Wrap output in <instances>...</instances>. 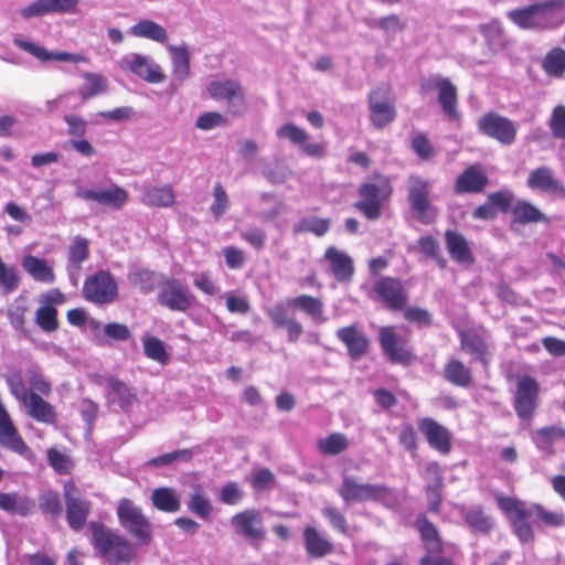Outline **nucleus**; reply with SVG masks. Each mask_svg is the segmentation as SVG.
Returning a JSON list of instances; mask_svg holds the SVG:
<instances>
[{
    "label": "nucleus",
    "mask_w": 565,
    "mask_h": 565,
    "mask_svg": "<svg viewBox=\"0 0 565 565\" xmlns=\"http://www.w3.org/2000/svg\"><path fill=\"white\" fill-rule=\"evenodd\" d=\"M89 530L96 550L109 565H128L135 557V547L126 537L103 524L92 522Z\"/></svg>",
    "instance_id": "f257e3e1"
},
{
    "label": "nucleus",
    "mask_w": 565,
    "mask_h": 565,
    "mask_svg": "<svg viewBox=\"0 0 565 565\" xmlns=\"http://www.w3.org/2000/svg\"><path fill=\"white\" fill-rule=\"evenodd\" d=\"M210 98L225 102L227 111L234 117H242L248 110V102L242 83L233 78L211 81L206 86Z\"/></svg>",
    "instance_id": "f03ea898"
},
{
    "label": "nucleus",
    "mask_w": 565,
    "mask_h": 565,
    "mask_svg": "<svg viewBox=\"0 0 565 565\" xmlns=\"http://www.w3.org/2000/svg\"><path fill=\"white\" fill-rule=\"evenodd\" d=\"M117 516L120 525L130 533L139 544L148 545L152 541V526L134 501L122 498L117 505Z\"/></svg>",
    "instance_id": "7ed1b4c3"
},
{
    "label": "nucleus",
    "mask_w": 565,
    "mask_h": 565,
    "mask_svg": "<svg viewBox=\"0 0 565 565\" xmlns=\"http://www.w3.org/2000/svg\"><path fill=\"white\" fill-rule=\"evenodd\" d=\"M392 193V186L387 178L379 177L372 182L363 183L359 188L360 200L354 206L366 218L376 220L381 216V206Z\"/></svg>",
    "instance_id": "20e7f679"
},
{
    "label": "nucleus",
    "mask_w": 565,
    "mask_h": 565,
    "mask_svg": "<svg viewBox=\"0 0 565 565\" xmlns=\"http://www.w3.org/2000/svg\"><path fill=\"white\" fill-rule=\"evenodd\" d=\"M498 505L510 519L514 533L520 541L526 543L531 542L534 537L533 530L527 523V519L533 516L532 511L523 501L511 497H497Z\"/></svg>",
    "instance_id": "39448f33"
},
{
    "label": "nucleus",
    "mask_w": 565,
    "mask_h": 565,
    "mask_svg": "<svg viewBox=\"0 0 565 565\" xmlns=\"http://www.w3.org/2000/svg\"><path fill=\"white\" fill-rule=\"evenodd\" d=\"M85 299L96 305H106L115 301L118 286L115 277L108 270H99L86 278L83 286Z\"/></svg>",
    "instance_id": "423d86ee"
},
{
    "label": "nucleus",
    "mask_w": 565,
    "mask_h": 565,
    "mask_svg": "<svg viewBox=\"0 0 565 565\" xmlns=\"http://www.w3.org/2000/svg\"><path fill=\"white\" fill-rule=\"evenodd\" d=\"M338 493L345 503H351L384 500L391 494V490L384 484L362 483L345 476Z\"/></svg>",
    "instance_id": "0eeeda50"
},
{
    "label": "nucleus",
    "mask_w": 565,
    "mask_h": 565,
    "mask_svg": "<svg viewBox=\"0 0 565 565\" xmlns=\"http://www.w3.org/2000/svg\"><path fill=\"white\" fill-rule=\"evenodd\" d=\"M118 66L150 84H160L166 81L161 66L152 57L140 53L124 55L118 62Z\"/></svg>",
    "instance_id": "6e6552de"
},
{
    "label": "nucleus",
    "mask_w": 565,
    "mask_h": 565,
    "mask_svg": "<svg viewBox=\"0 0 565 565\" xmlns=\"http://www.w3.org/2000/svg\"><path fill=\"white\" fill-rule=\"evenodd\" d=\"M540 385L535 379L523 375L516 381L514 396V409L516 415L524 420L534 416L539 405Z\"/></svg>",
    "instance_id": "1a4fd4ad"
},
{
    "label": "nucleus",
    "mask_w": 565,
    "mask_h": 565,
    "mask_svg": "<svg viewBox=\"0 0 565 565\" xmlns=\"http://www.w3.org/2000/svg\"><path fill=\"white\" fill-rule=\"evenodd\" d=\"M434 89H438V102L445 115L451 120L458 119L457 89L450 79L433 75L422 82L420 92L423 94Z\"/></svg>",
    "instance_id": "9d476101"
},
{
    "label": "nucleus",
    "mask_w": 565,
    "mask_h": 565,
    "mask_svg": "<svg viewBox=\"0 0 565 565\" xmlns=\"http://www.w3.org/2000/svg\"><path fill=\"white\" fill-rule=\"evenodd\" d=\"M429 184L419 177H411L408 184V201L416 217L425 223L430 224L436 218V210L430 205L428 200Z\"/></svg>",
    "instance_id": "9b49d317"
},
{
    "label": "nucleus",
    "mask_w": 565,
    "mask_h": 565,
    "mask_svg": "<svg viewBox=\"0 0 565 565\" xmlns=\"http://www.w3.org/2000/svg\"><path fill=\"white\" fill-rule=\"evenodd\" d=\"M380 343L383 352L393 363L408 365L413 362L414 355L408 348V340L396 333L393 327L380 328Z\"/></svg>",
    "instance_id": "f8f14e48"
},
{
    "label": "nucleus",
    "mask_w": 565,
    "mask_h": 565,
    "mask_svg": "<svg viewBox=\"0 0 565 565\" xmlns=\"http://www.w3.org/2000/svg\"><path fill=\"white\" fill-rule=\"evenodd\" d=\"M158 302L173 311H185L192 302L193 297L184 289L181 281L174 278H161Z\"/></svg>",
    "instance_id": "ddd939ff"
},
{
    "label": "nucleus",
    "mask_w": 565,
    "mask_h": 565,
    "mask_svg": "<svg viewBox=\"0 0 565 565\" xmlns=\"http://www.w3.org/2000/svg\"><path fill=\"white\" fill-rule=\"evenodd\" d=\"M480 131L499 141L501 145L509 146L515 141L516 127L514 122L501 115L489 113L478 120Z\"/></svg>",
    "instance_id": "4468645a"
},
{
    "label": "nucleus",
    "mask_w": 565,
    "mask_h": 565,
    "mask_svg": "<svg viewBox=\"0 0 565 565\" xmlns=\"http://www.w3.org/2000/svg\"><path fill=\"white\" fill-rule=\"evenodd\" d=\"M367 102L370 120L375 128L383 129L395 120L396 108L386 89H373L367 96Z\"/></svg>",
    "instance_id": "2eb2a0df"
},
{
    "label": "nucleus",
    "mask_w": 565,
    "mask_h": 565,
    "mask_svg": "<svg viewBox=\"0 0 565 565\" xmlns=\"http://www.w3.org/2000/svg\"><path fill=\"white\" fill-rule=\"evenodd\" d=\"M66 519L68 525L77 531L84 526L90 512V502L79 497L73 482L64 484Z\"/></svg>",
    "instance_id": "dca6fc26"
},
{
    "label": "nucleus",
    "mask_w": 565,
    "mask_h": 565,
    "mask_svg": "<svg viewBox=\"0 0 565 565\" xmlns=\"http://www.w3.org/2000/svg\"><path fill=\"white\" fill-rule=\"evenodd\" d=\"M76 196L115 210H120L128 200L127 191L116 184L98 190L79 188L76 190Z\"/></svg>",
    "instance_id": "f3484780"
},
{
    "label": "nucleus",
    "mask_w": 565,
    "mask_h": 565,
    "mask_svg": "<svg viewBox=\"0 0 565 565\" xmlns=\"http://www.w3.org/2000/svg\"><path fill=\"white\" fill-rule=\"evenodd\" d=\"M231 523L238 534L250 541L260 542L265 537L263 518L256 510H245L235 514Z\"/></svg>",
    "instance_id": "a211bd4d"
},
{
    "label": "nucleus",
    "mask_w": 565,
    "mask_h": 565,
    "mask_svg": "<svg viewBox=\"0 0 565 565\" xmlns=\"http://www.w3.org/2000/svg\"><path fill=\"white\" fill-rule=\"evenodd\" d=\"M526 185L532 190H540L555 198L565 199V186L554 177L548 167H540L532 170L527 177Z\"/></svg>",
    "instance_id": "6ab92c4d"
},
{
    "label": "nucleus",
    "mask_w": 565,
    "mask_h": 565,
    "mask_svg": "<svg viewBox=\"0 0 565 565\" xmlns=\"http://www.w3.org/2000/svg\"><path fill=\"white\" fill-rule=\"evenodd\" d=\"M418 428L424 434L428 445L441 454H448L451 449V435L449 430L430 417L418 420Z\"/></svg>",
    "instance_id": "aec40b11"
},
{
    "label": "nucleus",
    "mask_w": 565,
    "mask_h": 565,
    "mask_svg": "<svg viewBox=\"0 0 565 565\" xmlns=\"http://www.w3.org/2000/svg\"><path fill=\"white\" fill-rule=\"evenodd\" d=\"M13 43L19 49L28 52L41 62L57 61L70 63H86L88 60L82 54H73L64 51H47L45 47L30 41L15 38Z\"/></svg>",
    "instance_id": "412c9836"
},
{
    "label": "nucleus",
    "mask_w": 565,
    "mask_h": 565,
    "mask_svg": "<svg viewBox=\"0 0 565 565\" xmlns=\"http://www.w3.org/2000/svg\"><path fill=\"white\" fill-rule=\"evenodd\" d=\"M0 445L10 450L19 454L25 455L29 451V447L24 443V440L18 434L17 428L13 425V422L7 412L4 405L0 401Z\"/></svg>",
    "instance_id": "4be33fe9"
},
{
    "label": "nucleus",
    "mask_w": 565,
    "mask_h": 565,
    "mask_svg": "<svg viewBox=\"0 0 565 565\" xmlns=\"http://www.w3.org/2000/svg\"><path fill=\"white\" fill-rule=\"evenodd\" d=\"M21 266L34 281L51 285L56 280L54 264L46 258L29 254L22 257Z\"/></svg>",
    "instance_id": "5701e85b"
},
{
    "label": "nucleus",
    "mask_w": 565,
    "mask_h": 565,
    "mask_svg": "<svg viewBox=\"0 0 565 565\" xmlns=\"http://www.w3.org/2000/svg\"><path fill=\"white\" fill-rule=\"evenodd\" d=\"M89 248H88V239L82 236H75L72 239L71 245L68 246L67 253V265L66 270L70 277V280L73 285H77L79 273L82 269V264L88 258Z\"/></svg>",
    "instance_id": "b1692460"
},
{
    "label": "nucleus",
    "mask_w": 565,
    "mask_h": 565,
    "mask_svg": "<svg viewBox=\"0 0 565 565\" xmlns=\"http://www.w3.org/2000/svg\"><path fill=\"white\" fill-rule=\"evenodd\" d=\"M375 291L392 310H401L407 301L406 292L398 279L385 277L375 285Z\"/></svg>",
    "instance_id": "393cba45"
},
{
    "label": "nucleus",
    "mask_w": 565,
    "mask_h": 565,
    "mask_svg": "<svg viewBox=\"0 0 565 565\" xmlns=\"http://www.w3.org/2000/svg\"><path fill=\"white\" fill-rule=\"evenodd\" d=\"M324 259L330 264L331 271L338 281L348 282L351 280L354 266L352 258L347 253L331 246L327 248Z\"/></svg>",
    "instance_id": "a878e982"
},
{
    "label": "nucleus",
    "mask_w": 565,
    "mask_h": 565,
    "mask_svg": "<svg viewBox=\"0 0 565 565\" xmlns=\"http://www.w3.org/2000/svg\"><path fill=\"white\" fill-rule=\"evenodd\" d=\"M22 404L26 414L34 420L47 425H52L56 422L57 414L54 406L38 393L32 392Z\"/></svg>",
    "instance_id": "bb28decb"
},
{
    "label": "nucleus",
    "mask_w": 565,
    "mask_h": 565,
    "mask_svg": "<svg viewBox=\"0 0 565 565\" xmlns=\"http://www.w3.org/2000/svg\"><path fill=\"white\" fill-rule=\"evenodd\" d=\"M106 381L108 404H116L122 411H127L137 401V394L125 382L113 376Z\"/></svg>",
    "instance_id": "cd10ccee"
},
{
    "label": "nucleus",
    "mask_w": 565,
    "mask_h": 565,
    "mask_svg": "<svg viewBox=\"0 0 565 565\" xmlns=\"http://www.w3.org/2000/svg\"><path fill=\"white\" fill-rule=\"evenodd\" d=\"M536 28L556 26L561 20L564 10L562 0L546 1L533 6Z\"/></svg>",
    "instance_id": "c85d7f7f"
},
{
    "label": "nucleus",
    "mask_w": 565,
    "mask_h": 565,
    "mask_svg": "<svg viewBox=\"0 0 565 565\" xmlns=\"http://www.w3.org/2000/svg\"><path fill=\"white\" fill-rule=\"evenodd\" d=\"M305 550L308 555L321 558L329 555L333 544L324 537L315 526H306L302 533Z\"/></svg>",
    "instance_id": "c756f323"
},
{
    "label": "nucleus",
    "mask_w": 565,
    "mask_h": 565,
    "mask_svg": "<svg viewBox=\"0 0 565 565\" xmlns=\"http://www.w3.org/2000/svg\"><path fill=\"white\" fill-rule=\"evenodd\" d=\"M171 55L172 75L174 78L182 83L190 77V58L191 53L186 44L181 45H168L167 46Z\"/></svg>",
    "instance_id": "7c9ffc66"
},
{
    "label": "nucleus",
    "mask_w": 565,
    "mask_h": 565,
    "mask_svg": "<svg viewBox=\"0 0 565 565\" xmlns=\"http://www.w3.org/2000/svg\"><path fill=\"white\" fill-rule=\"evenodd\" d=\"M0 509L9 513L28 516L34 512L35 502L33 499L18 492H0Z\"/></svg>",
    "instance_id": "2f4dec72"
},
{
    "label": "nucleus",
    "mask_w": 565,
    "mask_h": 565,
    "mask_svg": "<svg viewBox=\"0 0 565 565\" xmlns=\"http://www.w3.org/2000/svg\"><path fill=\"white\" fill-rule=\"evenodd\" d=\"M135 38L147 39L158 43H166L169 39L164 26L150 19H140L129 29Z\"/></svg>",
    "instance_id": "473e14b6"
},
{
    "label": "nucleus",
    "mask_w": 565,
    "mask_h": 565,
    "mask_svg": "<svg viewBox=\"0 0 565 565\" xmlns=\"http://www.w3.org/2000/svg\"><path fill=\"white\" fill-rule=\"evenodd\" d=\"M337 335L347 345L349 353L353 359H358L366 353L369 349V340L354 326H349L338 330Z\"/></svg>",
    "instance_id": "72a5a7b5"
},
{
    "label": "nucleus",
    "mask_w": 565,
    "mask_h": 565,
    "mask_svg": "<svg viewBox=\"0 0 565 565\" xmlns=\"http://www.w3.org/2000/svg\"><path fill=\"white\" fill-rule=\"evenodd\" d=\"M151 503L159 511L175 513L181 509L180 497L173 488L159 487L152 490Z\"/></svg>",
    "instance_id": "f704fd0d"
},
{
    "label": "nucleus",
    "mask_w": 565,
    "mask_h": 565,
    "mask_svg": "<svg viewBox=\"0 0 565 565\" xmlns=\"http://www.w3.org/2000/svg\"><path fill=\"white\" fill-rule=\"evenodd\" d=\"M487 184V177L477 166L469 167L456 182L458 193H476L483 190Z\"/></svg>",
    "instance_id": "c9c22d12"
},
{
    "label": "nucleus",
    "mask_w": 565,
    "mask_h": 565,
    "mask_svg": "<svg viewBox=\"0 0 565 565\" xmlns=\"http://www.w3.org/2000/svg\"><path fill=\"white\" fill-rule=\"evenodd\" d=\"M82 77L84 83L79 87L78 94L83 100H87L108 90V81L104 75L99 73L84 72Z\"/></svg>",
    "instance_id": "e433bc0d"
},
{
    "label": "nucleus",
    "mask_w": 565,
    "mask_h": 565,
    "mask_svg": "<svg viewBox=\"0 0 565 565\" xmlns=\"http://www.w3.org/2000/svg\"><path fill=\"white\" fill-rule=\"evenodd\" d=\"M445 241L451 258L459 263L472 262L468 242L461 234L455 231H447L445 233Z\"/></svg>",
    "instance_id": "4c0bfd02"
},
{
    "label": "nucleus",
    "mask_w": 565,
    "mask_h": 565,
    "mask_svg": "<svg viewBox=\"0 0 565 565\" xmlns=\"http://www.w3.org/2000/svg\"><path fill=\"white\" fill-rule=\"evenodd\" d=\"M288 305L303 311L317 323H323L327 320L323 316V303L319 298L308 295H300L290 299Z\"/></svg>",
    "instance_id": "58836bf2"
},
{
    "label": "nucleus",
    "mask_w": 565,
    "mask_h": 565,
    "mask_svg": "<svg viewBox=\"0 0 565 565\" xmlns=\"http://www.w3.org/2000/svg\"><path fill=\"white\" fill-rule=\"evenodd\" d=\"M141 202L148 206L169 207L174 203V193L170 185L151 186L142 193Z\"/></svg>",
    "instance_id": "ea45409f"
},
{
    "label": "nucleus",
    "mask_w": 565,
    "mask_h": 565,
    "mask_svg": "<svg viewBox=\"0 0 565 565\" xmlns=\"http://www.w3.org/2000/svg\"><path fill=\"white\" fill-rule=\"evenodd\" d=\"M426 471L434 479V482L426 488L428 509L433 512H437L441 500L443 488L440 467L437 462H430L427 465Z\"/></svg>",
    "instance_id": "a19ab883"
},
{
    "label": "nucleus",
    "mask_w": 565,
    "mask_h": 565,
    "mask_svg": "<svg viewBox=\"0 0 565 565\" xmlns=\"http://www.w3.org/2000/svg\"><path fill=\"white\" fill-rule=\"evenodd\" d=\"M163 275L148 269H137L128 275L129 282L143 294H149L160 287Z\"/></svg>",
    "instance_id": "79ce46f5"
},
{
    "label": "nucleus",
    "mask_w": 565,
    "mask_h": 565,
    "mask_svg": "<svg viewBox=\"0 0 565 565\" xmlns=\"http://www.w3.org/2000/svg\"><path fill=\"white\" fill-rule=\"evenodd\" d=\"M188 509L201 519H206L212 512V504L200 484H194L189 495Z\"/></svg>",
    "instance_id": "37998d69"
},
{
    "label": "nucleus",
    "mask_w": 565,
    "mask_h": 565,
    "mask_svg": "<svg viewBox=\"0 0 565 565\" xmlns=\"http://www.w3.org/2000/svg\"><path fill=\"white\" fill-rule=\"evenodd\" d=\"M461 348L484 365L488 364L487 347L482 338L473 332H461Z\"/></svg>",
    "instance_id": "c03bdc74"
},
{
    "label": "nucleus",
    "mask_w": 565,
    "mask_h": 565,
    "mask_svg": "<svg viewBox=\"0 0 565 565\" xmlns=\"http://www.w3.org/2000/svg\"><path fill=\"white\" fill-rule=\"evenodd\" d=\"M330 220L317 216L301 218L294 227V234L298 235L305 232H310L316 236H323L330 228Z\"/></svg>",
    "instance_id": "a18cd8bd"
},
{
    "label": "nucleus",
    "mask_w": 565,
    "mask_h": 565,
    "mask_svg": "<svg viewBox=\"0 0 565 565\" xmlns=\"http://www.w3.org/2000/svg\"><path fill=\"white\" fill-rule=\"evenodd\" d=\"M319 451L324 456H337L349 447V440L341 433H333L317 443Z\"/></svg>",
    "instance_id": "49530a36"
},
{
    "label": "nucleus",
    "mask_w": 565,
    "mask_h": 565,
    "mask_svg": "<svg viewBox=\"0 0 565 565\" xmlns=\"http://www.w3.org/2000/svg\"><path fill=\"white\" fill-rule=\"evenodd\" d=\"M444 376L457 386H467L471 382L470 371L458 360L448 362L444 370Z\"/></svg>",
    "instance_id": "de8ad7c7"
},
{
    "label": "nucleus",
    "mask_w": 565,
    "mask_h": 565,
    "mask_svg": "<svg viewBox=\"0 0 565 565\" xmlns=\"http://www.w3.org/2000/svg\"><path fill=\"white\" fill-rule=\"evenodd\" d=\"M514 220L521 224L546 222V216L532 203L522 201L513 209Z\"/></svg>",
    "instance_id": "09e8293b"
},
{
    "label": "nucleus",
    "mask_w": 565,
    "mask_h": 565,
    "mask_svg": "<svg viewBox=\"0 0 565 565\" xmlns=\"http://www.w3.org/2000/svg\"><path fill=\"white\" fill-rule=\"evenodd\" d=\"M417 526L425 541L427 551L429 553L439 552L441 550V542L434 524L430 523L426 516H420L417 520Z\"/></svg>",
    "instance_id": "8fccbe9b"
},
{
    "label": "nucleus",
    "mask_w": 565,
    "mask_h": 565,
    "mask_svg": "<svg viewBox=\"0 0 565 565\" xmlns=\"http://www.w3.org/2000/svg\"><path fill=\"white\" fill-rule=\"evenodd\" d=\"M543 68L551 76H561L565 72V50L555 47L543 60Z\"/></svg>",
    "instance_id": "3c124183"
},
{
    "label": "nucleus",
    "mask_w": 565,
    "mask_h": 565,
    "mask_svg": "<svg viewBox=\"0 0 565 565\" xmlns=\"http://www.w3.org/2000/svg\"><path fill=\"white\" fill-rule=\"evenodd\" d=\"M145 355L160 364H167L169 355L161 340L154 337L145 335L142 338Z\"/></svg>",
    "instance_id": "603ef678"
},
{
    "label": "nucleus",
    "mask_w": 565,
    "mask_h": 565,
    "mask_svg": "<svg viewBox=\"0 0 565 565\" xmlns=\"http://www.w3.org/2000/svg\"><path fill=\"white\" fill-rule=\"evenodd\" d=\"M57 310L51 306H41L35 311V322L45 332H54L58 328Z\"/></svg>",
    "instance_id": "864d4df0"
},
{
    "label": "nucleus",
    "mask_w": 565,
    "mask_h": 565,
    "mask_svg": "<svg viewBox=\"0 0 565 565\" xmlns=\"http://www.w3.org/2000/svg\"><path fill=\"white\" fill-rule=\"evenodd\" d=\"M212 195L213 203L210 206V212L215 220H220L228 210V195L221 183L214 184Z\"/></svg>",
    "instance_id": "5fc2aeb1"
},
{
    "label": "nucleus",
    "mask_w": 565,
    "mask_h": 565,
    "mask_svg": "<svg viewBox=\"0 0 565 565\" xmlns=\"http://www.w3.org/2000/svg\"><path fill=\"white\" fill-rule=\"evenodd\" d=\"M276 136L280 139L290 140L294 145H297L299 148L303 142L308 141L309 139L308 134L302 128L291 122L285 124L281 127H279L276 130Z\"/></svg>",
    "instance_id": "6e6d98bb"
},
{
    "label": "nucleus",
    "mask_w": 565,
    "mask_h": 565,
    "mask_svg": "<svg viewBox=\"0 0 565 565\" xmlns=\"http://www.w3.org/2000/svg\"><path fill=\"white\" fill-rule=\"evenodd\" d=\"M366 24L370 28H376L385 32L397 33L404 30L405 24L401 21L396 14H390L379 19L366 20Z\"/></svg>",
    "instance_id": "4d7b16f0"
},
{
    "label": "nucleus",
    "mask_w": 565,
    "mask_h": 565,
    "mask_svg": "<svg viewBox=\"0 0 565 565\" xmlns=\"http://www.w3.org/2000/svg\"><path fill=\"white\" fill-rule=\"evenodd\" d=\"M465 520L470 527L482 533H488L492 527L491 519L479 508L467 511Z\"/></svg>",
    "instance_id": "13d9d810"
},
{
    "label": "nucleus",
    "mask_w": 565,
    "mask_h": 565,
    "mask_svg": "<svg viewBox=\"0 0 565 565\" xmlns=\"http://www.w3.org/2000/svg\"><path fill=\"white\" fill-rule=\"evenodd\" d=\"M6 381L9 386L10 393L21 404L28 398V396L32 394V392H29V390L26 388L20 371H14L10 373L6 377Z\"/></svg>",
    "instance_id": "bf43d9fd"
},
{
    "label": "nucleus",
    "mask_w": 565,
    "mask_h": 565,
    "mask_svg": "<svg viewBox=\"0 0 565 565\" xmlns=\"http://www.w3.org/2000/svg\"><path fill=\"white\" fill-rule=\"evenodd\" d=\"M193 457V452L191 449H181L173 452H168L158 457H154L148 461V466L151 467H163L169 466L173 461L182 460L190 461Z\"/></svg>",
    "instance_id": "052dcab7"
},
{
    "label": "nucleus",
    "mask_w": 565,
    "mask_h": 565,
    "mask_svg": "<svg viewBox=\"0 0 565 565\" xmlns=\"http://www.w3.org/2000/svg\"><path fill=\"white\" fill-rule=\"evenodd\" d=\"M532 515L537 518L547 526H562L565 524V516L562 513L547 511L540 504L527 505Z\"/></svg>",
    "instance_id": "680f3d73"
},
{
    "label": "nucleus",
    "mask_w": 565,
    "mask_h": 565,
    "mask_svg": "<svg viewBox=\"0 0 565 565\" xmlns=\"http://www.w3.org/2000/svg\"><path fill=\"white\" fill-rule=\"evenodd\" d=\"M227 124L226 117L218 111H207L200 115L195 120V127L200 130H211Z\"/></svg>",
    "instance_id": "e2e57ef3"
},
{
    "label": "nucleus",
    "mask_w": 565,
    "mask_h": 565,
    "mask_svg": "<svg viewBox=\"0 0 565 565\" xmlns=\"http://www.w3.org/2000/svg\"><path fill=\"white\" fill-rule=\"evenodd\" d=\"M565 437V429L557 426H547L534 431L533 439L540 446L550 445Z\"/></svg>",
    "instance_id": "0e129e2a"
},
{
    "label": "nucleus",
    "mask_w": 565,
    "mask_h": 565,
    "mask_svg": "<svg viewBox=\"0 0 565 565\" xmlns=\"http://www.w3.org/2000/svg\"><path fill=\"white\" fill-rule=\"evenodd\" d=\"M242 239L248 243L254 249L260 250L265 247L267 233L259 226H250L241 233Z\"/></svg>",
    "instance_id": "69168bd1"
},
{
    "label": "nucleus",
    "mask_w": 565,
    "mask_h": 565,
    "mask_svg": "<svg viewBox=\"0 0 565 565\" xmlns=\"http://www.w3.org/2000/svg\"><path fill=\"white\" fill-rule=\"evenodd\" d=\"M550 129L555 138L565 139V106H556L550 119Z\"/></svg>",
    "instance_id": "338daca9"
},
{
    "label": "nucleus",
    "mask_w": 565,
    "mask_h": 565,
    "mask_svg": "<svg viewBox=\"0 0 565 565\" xmlns=\"http://www.w3.org/2000/svg\"><path fill=\"white\" fill-rule=\"evenodd\" d=\"M40 508L45 514L58 516L62 513V504L57 493L47 491L40 497Z\"/></svg>",
    "instance_id": "774afa93"
}]
</instances>
